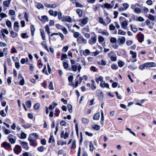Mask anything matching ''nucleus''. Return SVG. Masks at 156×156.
Returning a JSON list of instances; mask_svg holds the SVG:
<instances>
[{
    "label": "nucleus",
    "instance_id": "4",
    "mask_svg": "<svg viewBox=\"0 0 156 156\" xmlns=\"http://www.w3.org/2000/svg\"><path fill=\"white\" fill-rule=\"evenodd\" d=\"M64 130L62 131L61 133V137H63L65 139L68 138L69 133H68L66 132L65 134H64Z\"/></svg>",
    "mask_w": 156,
    "mask_h": 156
},
{
    "label": "nucleus",
    "instance_id": "45",
    "mask_svg": "<svg viewBox=\"0 0 156 156\" xmlns=\"http://www.w3.org/2000/svg\"><path fill=\"white\" fill-rule=\"evenodd\" d=\"M55 141L54 139L53 136L51 135L49 139L48 143H50L51 142H54Z\"/></svg>",
    "mask_w": 156,
    "mask_h": 156
},
{
    "label": "nucleus",
    "instance_id": "54",
    "mask_svg": "<svg viewBox=\"0 0 156 156\" xmlns=\"http://www.w3.org/2000/svg\"><path fill=\"white\" fill-rule=\"evenodd\" d=\"M10 138H16V137L12 134H10L8 136V139L9 140Z\"/></svg>",
    "mask_w": 156,
    "mask_h": 156
},
{
    "label": "nucleus",
    "instance_id": "7",
    "mask_svg": "<svg viewBox=\"0 0 156 156\" xmlns=\"http://www.w3.org/2000/svg\"><path fill=\"white\" fill-rule=\"evenodd\" d=\"M146 67L147 68L154 67L156 66V64L154 62L145 63Z\"/></svg>",
    "mask_w": 156,
    "mask_h": 156
},
{
    "label": "nucleus",
    "instance_id": "38",
    "mask_svg": "<svg viewBox=\"0 0 156 156\" xmlns=\"http://www.w3.org/2000/svg\"><path fill=\"white\" fill-rule=\"evenodd\" d=\"M82 121L83 123L87 124L89 122V120L88 119L85 118H82Z\"/></svg>",
    "mask_w": 156,
    "mask_h": 156
},
{
    "label": "nucleus",
    "instance_id": "47",
    "mask_svg": "<svg viewBox=\"0 0 156 156\" xmlns=\"http://www.w3.org/2000/svg\"><path fill=\"white\" fill-rule=\"evenodd\" d=\"M49 88L50 90H54V88L53 87V83L52 81H51L49 85Z\"/></svg>",
    "mask_w": 156,
    "mask_h": 156
},
{
    "label": "nucleus",
    "instance_id": "11",
    "mask_svg": "<svg viewBox=\"0 0 156 156\" xmlns=\"http://www.w3.org/2000/svg\"><path fill=\"white\" fill-rule=\"evenodd\" d=\"M96 94L101 99H103V95L102 92L100 90H97L96 91Z\"/></svg>",
    "mask_w": 156,
    "mask_h": 156
},
{
    "label": "nucleus",
    "instance_id": "16",
    "mask_svg": "<svg viewBox=\"0 0 156 156\" xmlns=\"http://www.w3.org/2000/svg\"><path fill=\"white\" fill-rule=\"evenodd\" d=\"M100 86L102 87H106L108 88H109V85L107 83H105V82H102L100 83Z\"/></svg>",
    "mask_w": 156,
    "mask_h": 156
},
{
    "label": "nucleus",
    "instance_id": "2",
    "mask_svg": "<svg viewBox=\"0 0 156 156\" xmlns=\"http://www.w3.org/2000/svg\"><path fill=\"white\" fill-rule=\"evenodd\" d=\"M77 41L79 44H86L87 43V40L83 36H79L77 39Z\"/></svg>",
    "mask_w": 156,
    "mask_h": 156
},
{
    "label": "nucleus",
    "instance_id": "48",
    "mask_svg": "<svg viewBox=\"0 0 156 156\" xmlns=\"http://www.w3.org/2000/svg\"><path fill=\"white\" fill-rule=\"evenodd\" d=\"M147 17L149 20H154L155 19H156L155 16L150 14L148 15Z\"/></svg>",
    "mask_w": 156,
    "mask_h": 156
},
{
    "label": "nucleus",
    "instance_id": "41",
    "mask_svg": "<svg viewBox=\"0 0 156 156\" xmlns=\"http://www.w3.org/2000/svg\"><path fill=\"white\" fill-rule=\"evenodd\" d=\"M142 12H144V13H147L149 11L148 9L145 7H144L142 8Z\"/></svg>",
    "mask_w": 156,
    "mask_h": 156
},
{
    "label": "nucleus",
    "instance_id": "17",
    "mask_svg": "<svg viewBox=\"0 0 156 156\" xmlns=\"http://www.w3.org/2000/svg\"><path fill=\"white\" fill-rule=\"evenodd\" d=\"M146 23L147 25L148 26V27L150 28H152L153 26L151 25L152 24V25H154V23L153 22H151L149 20H147V21L145 22Z\"/></svg>",
    "mask_w": 156,
    "mask_h": 156
},
{
    "label": "nucleus",
    "instance_id": "64",
    "mask_svg": "<svg viewBox=\"0 0 156 156\" xmlns=\"http://www.w3.org/2000/svg\"><path fill=\"white\" fill-rule=\"evenodd\" d=\"M67 57V55L66 54H62L61 58V60H63L64 59L66 58Z\"/></svg>",
    "mask_w": 156,
    "mask_h": 156
},
{
    "label": "nucleus",
    "instance_id": "15",
    "mask_svg": "<svg viewBox=\"0 0 156 156\" xmlns=\"http://www.w3.org/2000/svg\"><path fill=\"white\" fill-rule=\"evenodd\" d=\"M101 121L100 122L102 126H103L104 124V113L103 111L102 110H101Z\"/></svg>",
    "mask_w": 156,
    "mask_h": 156
},
{
    "label": "nucleus",
    "instance_id": "61",
    "mask_svg": "<svg viewBox=\"0 0 156 156\" xmlns=\"http://www.w3.org/2000/svg\"><path fill=\"white\" fill-rule=\"evenodd\" d=\"M40 107V105L38 103H37L34 106V108L36 109H38Z\"/></svg>",
    "mask_w": 156,
    "mask_h": 156
},
{
    "label": "nucleus",
    "instance_id": "22",
    "mask_svg": "<svg viewBox=\"0 0 156 156\" xmlns=\"http://www.w3.org/2000/svg\"><path fill=\"white\" fill-rule=\"evenodd\" d=\"M80 22V25L82 26H83L87 24V20H79Z\"/></svg>",
    "mask_w": 156,
    "mask_h": 156
},
{
    "label": "nucleus",
    "instance_id": "6",
    "mask_svg": "<svg viewBox=\"0 0 156 156\" xmlns=\"http://www.w3.org/2000/svg\"><path fill=\"white\" fill-rule=\"evenodd\" d=\"M20 144L25 150H27L29 149L28 143L26 142L20 141Z\"/></svg>",
    "mask_w": 156,
    "mask_h": 156
},
{
    "label": "nucleus",
    "instance_id": "37",
    "mask_svg": "<svg viewBox=\"0 0 156 156\" xmlns=\"http://www.w3.org/2000/svg\"><path fill=\"white\" fill-rule=\"evenodd\" d=\"M110 59L112 61L115 62L117 60V58L115 56H111L110 57Z\"/></svg>",
    "mask_w": 156,
    "mask_h": 156
},
{
    "label": "nucleus",
    "instance_id": "49",
    "mask_svg": "<svg viewBox=\"0 0 156 156\" xmlns=\"http://www.w3.org/2000/svg\"><path fill=\"white\" fill-rule=\"evenodd\" d=\"M21 36L23 38H26L28 37V35L26 33L22 34H21Z\"/></svg>",
    "mask_w": 156,
    "mask_h": 156
},
{
    "label": "nucleus",
    "instance_id": "42",
    "mask_svg": "<svg viewBox=\"0 0 156 156\" xmlns=\"http://www.w3.org/2000/svg\"><path fill=\"white\" fill-rule=\"evenodd\" d=\"M71 68L73 71H76L77 69V66L76 65H73L72 66Z\"/></svg>",
    "mask_w": 156,
    "mask_h": 156
},
{
    "label": "nucleus",
    "instance_id": "10",
    "mask_svg": "<svg viewBox=\"0 0 156 156\" xmlns=\"http://www.w3.org/2000/svg\"><path fill=\"white\" fill-rule=\"evenodd\" d=\"M10 144L8 143L4 142L2 144V146L4 147L5 149H7L10 147Z\"/></svg>",
    "mask_w": 156,
    "mask_h": 156
},
{
    "label": "nucleus",
    "instance_id": "30",
    "mask_svg": "<svg viewBox=\"0 0 156 156\" xmlns=\"http://www.w3.org/2000/svg\"><path fill=\"white\" fill-rule=\"evenodd\" d=\"M103 80V78L101 76H100L99 78H96V81L98 83H99V81H102Z\"/></svg>",
    "mask_w": 156,
    "mask_h": 156
},
{
    "label": "nucleus",
    "instance_id": "40",
    "mask_svg": "<svg viewBox=\"0 0 156 156\" xmlns=\"http://www.w3.org/2000/svg\"><path fill=\"white\" fill-rule=\"evenodd\" d=\"M111 68L113 70H116L118 69V67L116 64H112L111 66Z\"/></svg>",
    "mask_w": 156,
    "mask_h": 156
},
{
    "label": "nucleus",
    "instance_id": "51",
    "mask_svg": "<svg viewBox=\"0 0 156 156\" xmlns=\"http://www.w3.org/2000/svg\"><path fill=\"white\" fill-rule=\"evenodd\" d=\"M0 114L3 117H5L6 116V114L5 113L4 110H1L0 111Z\"/></svg>",
    "mask_w": 156,
    "mask_h": 156
},
{
    "label": "nucleus",
    "instance_id": "32",
    "mask_svg": "<svg viewBox=\"0 0 156 156\" xmlns=\"http://www.w3.org/2000/svg\"><path fill=\"white\" fill-rule=\"evenodd\" d=\"M134 11L135 13L137 14L140 13L142 12L140 9L136 7L135 8Z\"/></svg>",
    "mask_w": 156,
    "mask_h": 156
},
{
    "label": "nucleus",
    "instance_id": "29",
    "mask_svg": "<svg viewBox=\"0 0 156 156\" xmlns=\"http://www.w3.org/2000/svg\"><path fill=\"white\" fill-rule=\"evenodd\" d=\"M31 30V32L32 36H33L34 35V33L35 30V28L34 26L32 25L30 27Z\"/></svg>",
    "mask_w": 156,
    "mask_h": 156
},
{
    "label": "nucleus",
    "instance_id": "13",
    "mask_svg": "<svg viewBox=\"0 0 156 156\" xmlns=\"http://www.w3.org/2000/svg\"><path fill=\"white\" fill-rule=\"evenodd\" d=\"M28 139L30 141V145H32L33 146H36V144L34 143V140L32 139L31 136H30Z\"/></svg>",
    "mask_w": 156,
    "mask_h": 156
},
{
    "label": "nucleus",
    "instance_id": "20",
    "mask_svg": "<svg viewBox=\"0 0 156 156\" xmlns=\"http://www.w3.org/2000/svg\"><path fill=\"white\" fill-rule=\"evenodd\" d=\"M11 34V36L13 38H15L18 36V34L17 33L15 32L13 30H12L10 31Z\"/></svg>",
    "mask_w": 156,
    "mask_h": 156
},
{
    "label": "nucleus",
    "instance_id": "5",
    "mask_svg": "<svg viewBox=\"0 0 156 156\" xmlns=\"http://www.w3.org/2000/svg\"><path fill=\"white\" fill-rule=\"evenodd\" d=\"M21 147L19 145H16L15 146L14 148V151L15 153L18 154L21 151Z\"/></svg>",
    "mask_w": 156,
    "mask_h": 156
},
{
    "label": "nucleus",
    "instance_id": "12",
    "mask_svg": "<svg viewBox=\"0 0 156 156\" xmlns=\"http://www.w3.org/2000/svg\"><path fill=\"white\" fill-rule=\"evenodd\" d=\"M11 0H7L5 1H4L3 2V6L4 7H8L9 6V5L11 3Z\"/></svg>",
    "mask_w": 156,
    "mask_h": 156
},
{
    "label": "nucleus",
    "instance_id": "23",
    "mask_svg": "<svg viewBox=\"0 0 156 156\" xmlns=\"http://www.w3.org/2000/svg\"><path fill=\"white\" fill-rule=\"evenodd\" d=\"M92 128L96 130H99L100 129L99 126L97 124H95L92 126Z\"/></svg>",
    "mask_w": 156,
    "mask_h": 156
},
{
    "label": "nucleus",
    "instance_id": "55",
    "mask_svg": "<svg viewBox=\"0 0 156 156\" xmlns=\"http://www.w3.org/2000/svg\"><path fill=\"white\" fill-rule=\"evenodd\" d=\"M133 43V42L131 40L127 41L126 42V44L128 46H130Z\"/></svg>",
    "mask_w": 156,
    "mask_h": 156
},
{
    "label": "nucleus",
    "instance_id": "21",
    "mask_svg": "<svg viewBox=\"0 0 156 156\" xmlns=\"http://www.w3.org/2000/svg\"><path fill=\"white\" fill-rule=\"evenodd\" d=\"M41 44L43 47L47 50L48 51H49V50L46 42L45 41H43L41 43Z\"/></svg>",
    "mask_w": 156,
    "mask_h": 156
},
{
    "label": "nucleus",
    "instance_id": "59",
    "mask_svg": "<svg viewBox=\"0 0 156 156\" xmlns=\"http://www.w3.org/2000/svg\"><path fill=\"white\" fill-rule=\"evenodd\" d=\"M76 12L80 16L82 14V11L80 9H78L76 10Z\"/></svg>",
    "mask_w": 156,
    "mask_h": 156
},
{
    "label": "nucleus",
    "instance_id": "50",
    "mask_svg": "<svg viewBox=\"0 0 156 156\" xmlns=\"http://www.w3.org/2000/svg\"><path fill=\"white\" fill-rule=\"evenodd\" d=\"M80 34L79 32H75L73 33V36L74 37L78 38Z\"/></svg>",
    "mask_w": 156,
    "mask_h": 156
},
{
    "label": "nucleus",
    "instance_id": "34",
    "mask_svg": "<svg viewBox=\"0 0 156 156\" xmlns=\"http://www.w3.org/2000/svg\"><path fill=\"white\" fill-rule=\"evenodd\" d=\"M22 126L25 129H26L30 128L31 125L30 124L28 123L27 124H24Z\"/></svg>",
    "mask_w": 156,
    "mask_h": 156
},
{
    "label": "nucleus",
    "instance_id": "58",
    "mask_svg": "<svg viewBox=\"0 0 156 156\" xmlns=\"http://www.w3.org/2000/svg\"><path fill=\"white\" fill-rule=\"evenodd\" d=\"M21 136L22 139H24L27 137V135L23 132L21 133Z\"/></svg>",
    "mask_w": 156,
    "mask_h": 156
},
{
    "label": "nucleus",
    "instance_id": "14",
    "mask_svg": "<svg viewBox=\"0 0 156 156\" xmlns=\"http://www.w3.org/2000/svg\"><path fill=\"white\" fill-rule=\"evenodd\" d=\"M80 52H83V55L85 56L89 55L90 53V51L88 49L85 50L84 51L83 50H81Z\"/></svg>",
    "mask_w": 156,
    "mask_h": 156
},
{
    "label": "nucleus",
    "instance_id": "63",
    "mask_svg": "<svg viewBox=\"0 0 156 156\" xmlns=\"http://www.w3.org/2000/svg\"><path fill=\"white\" fill-rule=\"evenodd\" d=\"M6 24L7 26L9 27H10L12 26V23L9 20H8L6 22Z\"/></svg>",
    "mask_w": 156,
    "mask_h": 156
},
{
    "label": "nucleus",
    "instance_id": "60",
    "mask_svg": "<svg viewBox=\"0 0 156 156\" xmlns=\"http://www.w3.org/2000/svg\"><path fill=\"white\" fill-rule=\"evenodd\" d=\"M26 105L28 108H30L31 106V103L30 101H27L26 103Z\"/></svg>",
    "mask_w": 156,
    "mask_h": 156
},
{
    "label": "nucleus",
    "instance_id": "3",
    "mask_svg": "<svg viewBox=\"0 0 156 156\" xmlns=\"http://www.w3.org/2000/svg\"><path fill=\"white\" fill-rule=\"evenodd\" d=\"M137 38L139 42L141 43L144 40V35L141 33H139L137 35Z\"/></svg>",
    "mask_w": 156,
    "mask_h": 156
},
{
    "label": "nucleus",
    "instance_id": "33",
    "mask_svg": "<svg viewBox=\"0 0 156 156\" xmlns=\"http://www.w3.org/2000/svg\"><path fill=\"white\" fill-rule=\"evenodd\" d=\"M104 38L101 36H99L98 37V41L100 43L104 41Z\"/></svg>",
    "mask_w": 156,
    "mask_h": 156
},
{
    "label": "nucleus",
    "instance_id": "56",
    "mask_svg": "<svg viewBox=\"0 0 156 156\" xmlns=\"http://www.w3.org/2000/svg\"><path fill=\"white\" fill-rule=\"evenodd\" d=\"M123 8L125 9V10H126L129 7V5L127 3H124L123 4Z\"/></svg>",
    "mask_w": 156,
    "mask_h": 156
},
{
    "label": "nucleus",
    "instance_id": "27",
    "mask_svg": "<svg viewBox=\"0 0 156 156\" xmlns=\"http://www.w3.org/2000/svg\"><path fill=\"white\" fill-rule=\"evenodd\" d=\"M90 150L91 151H93L94 150V146L93 144L91 141L90 142Z\"/></svg>",
    "mask_w": 156,
    "mask_h": 156
},
{
    "label": "nucleus",
    "instance_id": "9",
    "mask_svg": "<svg viewBox=\"0 0 156 156\" xmlns=\"http://www.w3.org/2000/svg\"><path fill=\"white\" fill-rule=\"evenodd\" d=\"M125 41L126 38L124 37L119 38L118 39V42L119 41V44L120 45L124 44L125 43Z\"/></svg>",
    "mask_w": 156,
    "mask_h": 156
},
{
    "label": "nucleus",
    "instance_id": "52",
    "mask_svg": "<svg viewBox=\"0 0 156 156\" xmlns=\"http://www.w3.org/2000/svg\"><path fill=\"white\" fill-rule=\"evenodd\" d=\"M116 41V39L115 37H112L110 40V42L112 43H115Z\"/></svg>",
    "mask_w": 156,
    "mask_h": 156
},
{
    "label": "nucleus",
    "instance_id": "8",
    "mask_svg": "<svg viewBox=\"0 0 156 156\" xmlns=\"http://www.w3.org/2000/svg\"><path fill=\"white\" fill-rule=\"evenodd\" d=\"M110 20H99V22L104 26H107L110 22Z\"/></svg>",
    "mask_w": 156,
    "mask_h": 156
},
{
    "label": "nucleus",
    "instance_id": "39",
    "mask_svg": "<svg viewBox=\"0 0 156 156\" xmlns=\"http://www.w3.org/2000/svg\"><path fill=\"white\" fill-rule=\"evenodd\" d=\"M68 108L69 112L70 113H72V107L71 105L69 104L67 105Z\"/></svg>",
    "mask_w": 156,
    "mask_h": 156
},
{
    "label": "nucleus",
    "instance_id": "57",
    "mask_svg": "<svg viewBox=\"0 0 156 156\" xmlns=\"http://www.w3.org/2000/svg\"><path fill=\"white\" fill-rule=\"evenodd\" d=\"M4 74L5 75H6L7 73V67L6 64L5 62L4 63Z\"/></svg>",
    "mask_w": 156,
    "mask_h": 156
},
{
    "label": "nucleus",
    "instance_id": "62",
    "mask_svg": "<svg viewBox=\"0 0 156 156\" xmlns=\"http://www.w3.org/2000/svg\"><path fill=\"white\" fill-rule=\"evenodd\" d=\"M7 62L9 66H11L12 65V63L11 62V59L10 58H8L7 59Z\"/></svg>",
    "mask_w": 156,
    "mask_h": 156
},
{
    "label": "nucleus",
    "instance_id": "24",
    "mask_svg": "<svg viewBox=\"0 0 156 156\" xmlns=\"http://www.w3.org/2000/svg\"><path fill=\"white\" fill-rule=\"evenodd\" d=\"M40 30L41 33V35L42 36V39L43 40H45V37L44 30L43 29H40Z\"/></svg>",
    "mask_w": 156,
    "mask_h": 156
},
{
    "label": "nucleus",
    "instance_id": "43",
    "mask_svg": "<svg viewBox=\"0 0 156 156\" xmlns=\"http://www.w3.org/2000/svg\"><path fill=\"white\" fill-rule=\"evenodd\" d=\"M45 31L46 32H47L48 34H49L50 33V29L49 28V27L48 25H46L45 27Z\"/></svg>",
    "mask_w": 156,
    "mask_h": 156
},
{
    "label": "nucleus",
    "instance_id": "18",
    "mask_svg": "<svg viewBox=\"0 0 156 156\" xmlns=\"http://www.w3.org/2000/svg\"><path fill=\"white\" fill-rule=\"evenodd\" d=\"M128 25V23L126 21H124L121 23L122 27L124 29H126L127 26Z\"/></svg>",
    "mask_w": 156,
    "mask_h": 156
},
{
    "label": "nucleus",
    "instance_id": "35",
    "mask_svg": "<svg viewBox=\"0 0 156 156\" xmlns=\"http://www.w3.org/2000/svg\"><path fill=\"white\" fill-rule=\"evenodd\" d=\"M118 65L119 67H122L124 65L123 62L121 60H119L118 62Z\"/></svg>",
    "mask_w": 156,
    "mask_h": 156
},
{
    "label": "nucleus",
    "instance_id": "28",
    "mask_svg": "<svg viewBox=\"0 0 156 156\" xmlns=\"http://www.w3.org/2000/svg\"><path fill=\"white\" fill-rule=\"evenodd\" d=\"M105 7L107 9H111L113 7L112 5L111 4H109L108 3H106L104 4Z\"/></svg>",
    "mask_w": 156,
    "mask_h": 156
},
{
    "label": "nucleus",
    "instance_id": "53",
    "mask_svg": "<svg viewBox=\"0 0 156 156\" xmlns=\"http://www.w3.org/2000/svg\"><path fill=\"white\" fill-rule=\"evenodd\" d=\"M118 34H121L122 35H124L126 34V32L124 31L121 30H119Z\"/></svg>",
    "mask_w": 156,
    "mask_h": 156
},
{
    "label": "nucleus",
    "instance_id": "31",
    "mask_svg": "<svg viewBox=\"0 0 156 156\" xmlns=\"http://www.w3.org/2000/svg\"><path fill=\"white\" fill-rule=\"evenodd\" d=\"M36 7L39 9H43L44 8L43 5L39 3L37 4Z\"/></svg>",
    "mask_w": 156,
    "mask_h": 156
},
{
    "label": "nucleus",
    "instance_id": "26",
    "mask_svg": "<svg viewBox=\"0 0 156 156\" xmlns=\"http://www.w3.org/2000/svg\"><path fill=\"white\" fill-rule=\"evenodd\" d=\"M128 67L129 69L132 70H134L136 68L137 66L135 64H133L129 66Z\"/></svg>",
    "mask_w": 156,
    "mask_h": 156
},
{
    "label": "nucleus",
    "instance_id": "1",
    "mask_svg": "<svg viewBox=\"0 0 156 156\" xmlns=\"http://www.w3.org/2000/svg\"><path fill=\"white\" fill-rule=\"evenodd\" d=\"M94 35L92 36L91 38L88 41V43L91 45L95 44L97 41V36L94 32L93 33Z\"/></svg>",
    "mask_w": 156,
    "mask_h": 156
},
{
    "label": "nucleus",
    "instance_id": "36",
    "mask_svg": "<svg viewBox=\"0 0 156 156\" xmlns=\"http://www.w3.org/2000/svg\"><path fill=\"white\" fill-rule=\"evenodd\" d=\"M1 32L2 34H8L9 33L8 31L5 29H2L1 30Z\"/></svg>",
    "mask_w": 156,
    "mask_h": 156
},
{
    "label": "nucleus",
    "instance_id": "44",
    "mask_svg": "<svg viewBox=\"0 0 156 156\" xmlns=\"http://www.w3.org/2000/svg\"><path fill=\"white\" fill-rule=\"evenodd\" d=\"M44 147L43 146H41L37 148V150L40 152H43L44 151Z\"/></svg>",
    "mask_w": 156,
    "mask_h": 156
},
{
    "label": "nucleus",
    "instance_id": "19",
    "mask_svg": "<svg viewBox=\"0 0 156 156\" xmlns=\"http://www.w3.org/2000/svg\"><path fill=\"white\" fill-rule=\"evenodd\" d=\"M100 117V113L98 112L95 114L93 117V119L95 120H98Z\"/></svg>",
    "mask_w": 156,
    "mask_h": 156
},
{
    "label": "nucleus",
    "instance_id": "46",
    "mask_svg": "<svg viewBox=\"0 0 156 156\" xmlns=\"http://www.w3.org/2000/svg\"><path fill=\"white\" fill-rule=\"evenodd\" d=\"M16 138H10L9 140V142L12 144H14L16 141Z\"/></svg>",
    "mask_w": 156,
    "mask_h": 156
},
{
    "label": "nucleus",
    "instance_id": "25",
    "mask_svg": "<svg viewBox=\"0 0 156 156\" xmlns=\"http://www.w3.org/2000/svg\"><path fill=\"white\" fill-rule=\"evenodd\" d=\"M130 54L132 55V57L133 58H135L136 57V52H134L132 51H130Z\"/></svg>",
    "mask_w": 156,
    "mask_h": 156
}]
</instances>
